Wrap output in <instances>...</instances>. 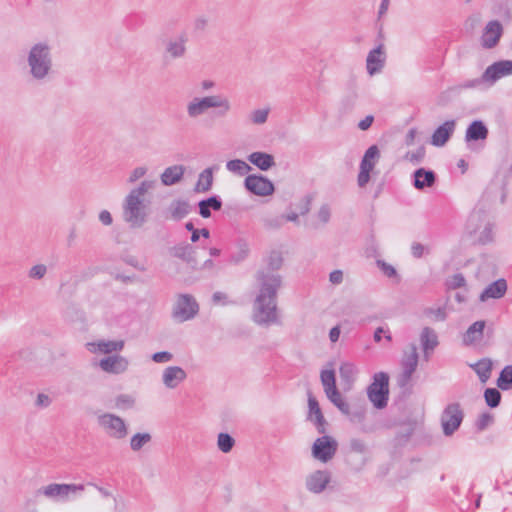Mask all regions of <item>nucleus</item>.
Masks as SVG:
<instances>
[{
    "label": "nucleus",
    "mask_w": 512,
    "mask_h": 512,
    "mask_svg": "<svg viewBox=\"0 0 512 512\" xmlns=\"http://www.w3.org/2000/svg\"><path fill=\"white\" fill-rule=\"evenodd\" d=\"M257 284L259 291L253 302L252 320L266 327L278 324L277 294L282 286V276L261 273Z\"/></svg>",
    "instance_id": "nucleus-1"
},
{
    "label": "nucleus",
    "mask_w": 512,
    "mask_h": 512,
    "mask_svg": "<svg viewBox=\"0 0 512 512\" xmlns=\"http://www.w3.org/2000/svg\"><path fill=\"white\" fill-rule=\"evenodd\" d=\"M27 64L29 74L34 80L43 82L50 78L53 73V59L50 46L43 42L34 44L29 50Z\"/></svg>",
    "instance_id": "nucleus-2"
},
{
    "label": "nucleus",
    "mask_w": 512,
    "mask_h": 512,
    "mask_svg": "<svg viewBox=\"0 0 512 512\" xmlns=\"http://www.w3.org/2000/svg\"><path fill=\"white\" fill-rule=\"evenodd\" d=\"M209 109H217L216 115L223 117L231 110V104L225 96L210 95L205 97H194L186 106L187 115L191 119L199 118Z\"/></svg>",
    "instance_id": "nucleus-3"
},
{
    "label": "nucleus",
    "mask_w": 512,
    "mask_h": 512,
    "mask_svg": "<svg viewBox=\"0 0 512 512\" xmlns=\"http://www.w3.org/2000/svg\"><path fill=\"white\" fill-rule=\"evenodd\" d=\"M123 220L130 228H140L148 218V206L143 199L127 195L122 207Z\"/></svg>",
    "instance_id": "nucleus-4"
},
{
    "label": "nucleus",
    "mask_w": 512,
    "mask_h": 512,
    "mask_svg": "<svg viewBox=\"0 0 512 512\" xmlns=\"http://www.w3.org/2000/svg\"><path fill=\"white\" fill-rule=\"evenodd\" d=\"M367 396L376 409H383L389 399V375L378 372L373 376L372 383L367 387Z\"/></svg>",
    "instance_id": "nucleus-5"
},
{
    "label": "nucleus",
    "mask_w": 512,
    "mask_h": 512,
    "mask_svg": "<svg viewBox=\"0 0 512 512\" xmlns=\"http://www.w3.org/2000/svg\"><path fill=\"white\" fill-rule=\"evenodd\" d=\"M512 75V61L501 60L494 62L486 68L481 78L468 80L460 85L461 88L470 89L479 86L483 82L495 83L504 76Z\"/></svg>",
    "instance_id": "nucleus-6"
},
{
    "label": "nucleus",
    "mask_w": 512,
    "mask_h": 512,
    "mask_svg": "<svg viewBox=\"0 0 512 512\" xmlns=\"http://www.w3.org/2000/svg\"><path fill=\"white\" fill-rule=\"evenodd\" d=\"M199 312V304L191 294H179L172 309V317L178 322L193 319Z\"/></svg>",
    "instance_id": "nucleus-7"
},
{
    "label": "nucleus",
    "mask_w": 512,
    "mask_h": 512,
    "mask_svg": "<svg viewBox=\"0 0 512 512\" xmlns=\"http://www.w3.org/2000/svg\"><path fill=\"white\" fill-rule=\"evenodd\" d=\"M85 486L83 484H58L52 483L44 486L38 490V493L43 494L47 498L55 501L66 502L70 500L71 495L83 492Z\"/></svg>",
    "instance_id": "nucleus-8"
},
{
    "label": "nucleus",
    "mask_w": 512,
    "mask_h": 512,
    "mask_svg": "<svg viewBox=\"0 0 512 512\" xmlns=\"http://www.w3.org/2000/svg\"><path fill=\"white\" fill-rule=\"evenodd\" d=\"M464 418L459 403L448 404L441 415V425L445 436H451L460 427Z\"/></svg>",
    "instance_id": "nucleus-9"
},
{
    "label": "nucleus",
    "mask_w": 512,
    "mask_h": 512,
    "mask_svg": "<svg viewBox=\"0 0 512 512\" xmlns=\"http://www.w3.org/2000/svg\"><path fill=\"white\" fill-rule=\"evenodd\" d=\"M489 134V130L482 120L472 121L465 132V142L471 151H479L484 145V142Z\"/></svg>",
    "instance_id": "nucleus-10"
},
{
    "label": "nucleus",
    "mask_w": 512,
    "mask_h": 512,
    "mask_svg": "<svg viewBox=\"0 0 512 512\" xmlns=\"http://www.w3.org/2000/svg\"><path fill=\"white\" fill-rule=\"evenodd\" d=\"M98 424L104 428L109 436L116 439H123L128 433L125 421L115 414L105 413L100 415Z\"/></svg>",
    "instance_id": "nucleus-11"
},
{
    "label": "nucleus",
    "mask_w": 512,
    "mask_h": 512,
    "mask_svg": "<svg viewBox=\"0 0 512 512\" xmlns=\"http://www.w3.org/2000/svg\"><path fill=\"white\" fill-rule=\"evenodd\" d=\"M337 448V441L330 436L324 435L317 438L313 443L312 455L315 459L326 463L334 457Z\"/></svg>",
    "instance_id": "nucleus-12"
},
{
    "label": "nucleus",
    "mask_w": 512,
    "mask_h": 512,
    "mask_svg": "<svg viewBox=\"0 0 512 512\" xmlns=\"http://www.w3.org/2000/svg\"><path fill=\"white\" fill-rule=\"evenodd\" d=\"M187 43L188 35L185 32L174 38L167 39L164 42V58L170 60L184 58L187 54Z\"/></svg>",
    "instance_id": "nucleus-13"
},
{
    "label": "nucleus",
    "mask_w": 512,
    "mask_h": 512,
    "mask_svg": "<svg viewBox=\"0 0 512 512\" xmlns=\"http://www.w3.org/2000/svg\"><path fill=\"white\" fill-rule=\"evenodd\" d=\"M419 361V355L415 344L410 345V352L402 360V372L398 377L397 383L404 388L411 381L413 373L416 371Z\"/></svg>",
    "instance_id": "nucleus-14"
},
{
    "label": "nucleus",
    "mask_w": 512,
    "mask_h": 512,
    "mask_svg": "<svg viewBox=\"0 0 512 512\" xmlns=\"http://www.w3.org/2000/svg\"><path fill=\"white\" fill-rule=\"evenodd\" d=\"M244 186L257 196H269L274 192L273 183L263 175H248L245 178Z\"/></svg>",
    "instance_id": "nucleus-15"
},
{
    "label": "nucleus",
    "mask_w": 512,
    "mask_h": 512,
    "mask_svg": "<svg viewBox=\"0 0 512 512\" xmlns=\"http://www.w3.org/2000/svg\"><path fill=\"white\" fill-rule=\"evenodd\" d=\"M331 481L328 470H316L306 478L305 485L308 491L314 494L322 493Z\"/></svg>",
    "instance_id": "nucleus-16"
},
{
    "label": "nucleus",
    "mask_w": 512,
    "mask_h": 512,
    "mask_svg": "<svg viewBox=\"0 0 512 512\" xmlns=\"http://www.w3.org/2000/svg\"><path fill=\"white\" fill-rule=\"evenodd\" d=\"M129 366V361L121 355H112L103 358L99 362V367L109 374L124 373Z\"/></svg>",
    "instance_id": "nucleus-17"
},
{
    "label": "nucleus",
    "mask_w": 512,
    "mask_h": 512,
    "mask_svg": "<svg viewBox=\"0 0 512 512\" xmlns=\"http://www.w3.org/2000/svg\"><path fill=\"white\" fill-rule=\"evenodd\" d=\"M503 29L499 21L493 20L487 23L481 37V44L484 48L490 49L497 45Z\"/></svg>",
    "instance_id": "nucleus-18"
},
{
    "label": "nucleus",
    "mask_w": 512,
    "mask_h": 512,
    "mask_svg": "<svg viewBox=\"0 0 512 512\" xmlns=\"http://www.w3.org/2000/svg\"><path fill=\"white\" fill-rule=\"evenodd\" d=\"M456 128L455 120H447L440 126H438L431 136V144L436 147L444 146L451 136L453 135Z\"/></svg>",
    "instance_id": "nucleus-19"
},
{
    "label": "nucleus",
    "mask_w": 512,
    "mask_h": 512,
    "mask_svg": "<svg viewBox=\"0 0 512 512\" xmlns=\"http://www.w3.org/2000/svg\"><path fill=\"white\" fill-rule=\"evenodd\" d=\"M308 420L313 421L317 431L320 434H324L326 432V420L324 418V415L321 411V408L319 406V403L317 399L312 395L311 392L308 393Z\"/></svg>",
    "instance_id": "nucleus-20"
},
{
    "label": "nucleus",
    "mask_w": 512,
    "mask_h": 512,
    "mask_svg": "<svg viewBox=\"0 0 512 512\" xmlns=\"http://www.w3.org/2000/svg\"><path fill=\"white\" fill-rule=\"evenodd\" d=\"M383 48V44H380L368 53L366 68L368 74L371 76L381 72L385 65L386 57Z\"/></svg>",
    "instance_id": "nucleus-21"
},
{
    "label": "nucleus",
    "mask_w": 512,
    "mask_h": 512,
    "mask_svg": "<svg viewBox=\"0 0 512 512\" xmlns=\"http://www.w3.org/2000/svg\"><path fill=\"white\" fill-rule=\"evenodd\" d=\"M420 344L426 360L439 345L438 335L431 327H424L420 333Z\"/></svg>",
    "instance_id": "nucleus-22"
},
{
    "label": "nucleus",
    "mask_w": 512,
    "mask_h": 512,
    "mask_svg": "<svg viewBox=\"0 0 512 512\" xmlns=\"http://www.w3.org/2000/svg\"><path fill=\"white\" fill-rule=\"evenodd\" d=\"M187 377L186 372L179 366H169L165 368L162 375V381L165 387L169 389L176 388Z\"/></svg>",
    "instance_id": "nucleus-23"
},
{
    "label": "nucleus",
    "mask_w": 512,
    "mask_h": 512,
    "mask_svg": "<svg viewBox=\"0 0 512 512\" xmlns=\"http://www.w3.org/2000/svg\"><path fill=\"white\" fill-rule=\"evenodd\" d=\"M124 345L125 343L123 340H100L98 342L88 343L89 350L91 352H100L103 354L122 351Z\"/></svg>",
    "instance_id": "nucleus-24"
},
{
    "label": "nucleus",
    "mask_w": 512,
    "mask_h": 512,
    "mask_svg": "<svg viewBox=\"0 0 512 512\" xmlns=\"http://www.w3.org/2000/svg\"><path fill=\"white\" fill-rule=\"evenodd\" d=\"M265 262H266V266L257 272L256 278L261 273L268 274V275L269 274L280 275L278 273V271L280 270V268L283 265V256L280 251H277V250L271 251V253L266 258Z\"/></svg>",
    "instance_id": "nucleus-25"
},
{
    "label": "nucleus",
    "mask_w": 512,
    "mask_h": 512,
    "mask_svg": "<svg viewBox=\"0 0 512 512\" xmlns=\"http://www.w3.org/2000/svg\"><path fill=\"white\" fill-rule=\"evenodd\" d=\"M507 290V283L505 279H498L490 283L480 294V300L486 301L487 299H499L504 296Z\"/></svg>",
    "instance_id": "nucleus-26"
},
{
    "label": "nucleus",
    "mask_w": 512,
    "mask_h": 512,
    "mask_svg": "<svg viewBox=\"0 0 512 512\" xmlns=\"http://www.w3.org/2000/svg\"><path fill=\"white\" fill-rule=\"evenodd\" d=\"M413 185L418 190L432 187L436 181V174L432 170L419 168L414 172Z\"/></svg>",
    "instance_id": "nucleus-27"
},
{
    "label": "nucleus",
    "mask_w": 512,
    "mask_h": 512,
    "mask_svg": "<svg viewBox=\"0 0 512 512\" xmlns=\"http://www.w3.org/2000/svg\"><path fill=\"white\" fill-rule=\"evenodd\" d=\"M184 172L185 167L183 165H173L167 167L160 176L161 182L165 186H172L181 181L184 176Z\"/></svg>",
    "instance_id": "nucleus-28"
},
{
    "label": "nucleus",
    "mask_w": 512,
    "mask_h": 512,
    "mask_svg": "<svg viewBox=\"0 0 512 512\" xmlns=\"http://www.w3.org/2000/svg\"><path fill=\"white\" fill-rule=\"evenodd\" d=\"M248 160L262 171H267L275 165L273 155L266 152H253L248 156Z\"/></svg>",
    "instance_id": "nucleus-29"
},
{
    "label": "nucleus",
    "mask_w": 512,
    "mask_h": 512,
    "mask_svg": "<svg viewBox=\"0 0 512 512\" xmlns=\"http://www.w3.org/2000/svg\"><path fill=\"white\" fill-rule=\"evenodd\" d=\"M199 214L203 218H209L211 216V209L219 211L222 208V200L219 196L213 195L207 199H203L198 203Z\"/></svg>",
    "instance_id": "nucleus-30"
},
{
    "label": "nucleus",
    "mask_w": 512,
    "mask_h": 512,
    "mask_svg": "<svg viewBox=\"0 0 512 512\" xmlns=\"http://www.w3.org/2000/svg\"><path fill=\"white\" fill-rule=\"evenodd\" d=\"M170 252L172 256L182 259L183 261L189 264L196 262L194 256L195 249L192 245L188 243L176 245L173 248H171Z\"/></svg>",
    "instance_id": "nucleus-31"
},
{
    "label": "nucleus",
    "mask_w": 512,
    "mask_h": 512,
    "mask_svg": "<svg viewBox=\"0 0 512 512\" xmlns=\"http://www.w3.org/2000/svg\"><path fill=\"white\" fill-rule=\"evenodd\" d=\"M213 168L204 169L198 176L194 191L197 193H205L211 190L213 185Z\"/></svg>",
    "instance_id": "nucleus-32"
},
{
    "label": "nucleus",
    "mask_w": 512,
    "mask_h": 512,
    "mask_svg": "<svg viewBox=\"0 0 512 512\" xmlns=\"http://www.w3.org/2000/svg\"><path fill=\"white\" fill-rule=\"evenodd\" d=\"M169 211L174 220H181L191 212V205L187 200L177 199L170 204Z\"/></svg>",
    "instance_id": "nucleus-33"
},
{
    "label": "nucleus",
    "mask_w": 512,
    "mask_h": 512,
    "mask_svg": "<svg viewBox=\"0 0 512 512\" xmlns=\"http://www.w3.org/2000/svg\"><path fill=\"white\" fill-rule=\"evenodd\" d=\"M485 328V321H476L474 322L464 334L463 341L466 345L473 344L476 341H479L483 337V330Z\"/></svg>",
    "instance_id": "nucleus-34"
},
{
    "label": "nucleus",
    "mask_w": 512,
    "mask_h": 512,
    "mask_svg": "<svg viewBox=\"0 0 512 512\" xmlns=\"http://www.w3.org/2000/svg\"><path fill=\"white\" fill-rule=\"evenodd\" d=\"M470 366L476 372L482 383H486L488 381L492 371V362L490 359L483 358Z\"/></svg>",
    "instance_id": "nucleus-35"
},
{
    "label": "nucleus",
    "mask_w": 512,
    "mask_h": 512,
    "mask_svg": "<svg viewBox=\"0 0 512 512\" xmlns=\"http://www.w3.org/2000/svg\"><path fill=\"white\" fill-rule=\"evenodd\" d=\"M326 396L343 414H350V405L345 401L338 389L326 393Z\"/></svg>",
    "instance_id": "nucleus-36"
},
{
    "label": "nucleus",
    "mask_w": 512,
    "mask_h": 512,
    "mask_svg": "<svg viewBox=\"0 0 512 512\" xmlns=\"http://www.w3.org/2000/svg\"><path fill=\"white\" fill-rule=\"evenodd\" d=\"M226 168L228 171L237 174L239 176H244L248 172L251 171V166L247 164L245 161L240 159H233L226 163Z\"/></svg>",
    "instance_id": "nucleus-37"
},
{
    "label": "nucleus",
    "mask_w": 512,
    "mask_h": 512,
    "mask_svg": "<svg viewBox=\"0 0 512 512\" xmlns=\"http://www.w3.org/2000/svg\"><path fill=\"white\" fill-rule=\"evenodd\" d=\"M497 386L504 391L512 388V365H507L502 369L497 379Z\"/></svg>",
    "instance_id": "nucleus-38"
},
{
    "label": "nucleus",
    "mask_w": 512,
    "mask_h": 512,
    "mask_svg": "<svg viewBox=\"0 0 512 512\" xmlns=\"http://www.w3.org/2000/svg\"><path fill=\"white\" fill-rule=\"evenodd\" d=\"M152 436L150 433H136L130 440V448L134 452L140 451L146 444L151 442Z\"/></svg>",
    "instance_id": "nucleus-39"
},
{
    "label": "nucleus",
    "mask_w": 512,
    "mask_h": 512,
    "mask_svg": "<svg viewBox=\"0 0 512 512\" xmlns=\"http://www.w3.org/2000/svg\"><path fill=\"white\" fill-rule=\"evenodd\" d=\"M325 394L337 389L334 370H322L320 374Z\"/></svg>",
    "instance_id": "nucleus-40"
},
{
    "label": "nucleus",
    "mask_w": 512,
    "mask_h": 512,
    "mask_svg": "<svg viewBox=\"0 0 512 512\" xmlns=\"http://www.w3.org/2000/svg\"><path fill=\"white\" fill-rule=\"evenodd\" d=\"M218 449L223 453H228L235 445L234 438L228 433H220L217 440Z\"/></svg>",
    "instance_id": "nucleus-41"
},
{
    "label": "nucleus",
    "mask_w": 512,
    "mask_h": 512,
    "mask_svg": "<svg viewBox=\"0 0 512 512\" xmlns=\"http://www.w3.org/2000/svg\"><path fill=\"white\" fill-rule=\"evenodd\" d=\"M486 404L491 408H496L501 402V393L496 388H487L484 392Z\"/></svg>",
    "instance_id": "nucleus-42"
},
{
    "label": "nucleus",
    "mask_w": 512,
    "mask_h": 512,
    "mask_svg": "<svg viewBox=\"0 0 512 512\" xmlns=\"http://www.w3.org/2000/svg\"><path fill=\"white\" fill-rule=\"evenodd\" d=\"M426 150L424 146L418 147L415 151H408L404 159L413 165L421 164L425 158Z\"/></svg>",
    "instance_id": "nucleus-43"
},
{
    "label": "nucleus",
    "mask_w": 512,
    "mask_h": 512,
    "mask_svg": "<svg viewBox=\"0 0 512 512\" xmlns=\"http://www.w3.org/2000/svg\"><path fill=\"white\" fill-rule=\"evenodd\" d=\"M155 186L154 180H144L140 183L137 188L132 189L129 192V196H135L138 199H143L142 197Z\"/></svg>",
    "instance_id": "nucleus-44"
},
{
    "label": "nucleus",
    "mask_w": 512,
    "mask_h": 512,
    "mask_svg": "<svg viewBox=\"0 0 512 512\" xmlns=\"http://www.w3.org/2000/svg\"><path fill=\"white\" fill-rule=\"evenodd\" d=\"M269 112V108L256 109L250 113L249 119L255 125L264 124L268 119Z\"/></svg>",
    "instance_id": "nucleus-45"
},
{
    "label": "nucleus",
    "mask_w": 512,
    "mask_h": 512,
    "mask_svg": "<svg viewBox=\"0 0 512 512\" xmlns=\"http://www.w3.org/2000/svg\"><path fill=\"white\" fill-rule=\"evenodd\" d=\"M134 403L135 399L128 394H120L115 399V404L118 408H132Z\"/></svg>",
    "instance_id": "nucleus-46"
},
{
    "label": "nucleus",
    "mask_w": 512,
    "mask_h": 512,
    "mask_svg": "<svg viewBox=\"0 0 512 512\" xmlns=\"http://www.w3.org/2000/svg\"><path fill=\"white\" fill-rule=\"evenodd\" d=\"M47 272V267L44 264L34 265L28 273V276L32 279H42Z\"/></svg>",
    "instance_id": "nucleus-47"
},
{
    "label": "nucleus",
    "mask_w": 512,
    "mask_h": 512,
    "mask_svg": "<svg viewBox=\"0 0 512 512\" xmlns=\"http://www.w3.org/2000/svg\"><path fill=\"white\" fill-rule=\"evenodd\" d=\"M466 280L463 274L456 273L448 281V287L450 289H457L465 286Z\"/></svg>",
    "instance_id": "nucleus-48"
},
{
    "label": "nucleus",
    "mask_w": 512,
    "mask_h": 512,
    "mask_svg": "<svg viewBox=\"0 0 512 512\" xmlns=\"http://www.w3.org/2000/svg\"><path fill=\"white\" fill-rule=\"evenodd\" d=\"M493 422V416L489 413H483L479 416L476 427L479 431L485 430Z\"/></svg>",
    "instance_id": "nucleus-49"
},
{
    "label": "nucleus",
    "mask_w": 512,
    "mask_h": 512,
    "mask_svg": "<svg viewBox=\"0 0 512 512\" xmlns=\"http://www.w3.org/2000/svg\"><path fill=\"white\" fill-rule=\"evenodd\" d=\"M380 158V151L377 145L370 146L364 153V156L362 159H367L370 162H377V160Z\"/></svg>",
    "instance_id": "nucleus-50"
},
{
    "label": "nucleus",
    "mask_w": 512,
    "mask_h": 512,
    "mask_svg": "<svg viewBox=\"0 0 512 512\" xmlns=\"http://www.w3.org/2000/svg\"><path fill=\"white\" fill-rule=\"evenodd\" d=\"M377 266L389 278L397 275L396 269L392 265L386 263L383 260H377Z\"/></svg>",
    "instance_id": "nucleus-51"
},
{
    "label": "nucleus",
    "mask_w": 512,
    "mask_h": 512,
    "mask_svg": "<svg viewBox=\"0 0 512 512\" xmlns=\"http://www.w3.org/2000/svg\"><path fill=\"white\" fill-rule=\"evenodd\" d=\"M151 359L155 363H167L173 359L172 353L168 351L156 352L152 355Z\"/></svg>",
    "instance_id": "nucleus-52"
},
{
    "label": "nucleus",
    "mask_w": 512,
    "mask_h": 512,
    "mask_svg": "<svg viewBox=\"0 0 512 512\" xmlns=\"http://www.w3.org/2000/svg\"><path fill=\"white\" fill-rule=\"evenodd\" d=\"M425 314L427 316H433L435 320L437 321H444L446 319V312L444 308H429L425 311Z\"/></svg>",
    "instance_id": "nucleus-53"
},
{
    "label": "nucleus",
    "mask_w": 512,
    "mask_h": 512,
    "mask_svg": "<svg viewBox=\"0 0 512 512\" xmlns=\"http://www.w3.org/2000/svg\"><path fill=\"white\" fill-rule=\"evenodd\" d=\"M317 216L322 223H324V224L328 223L330 220V217H331V210H330L329 205L323 204L319 208Z\"/></svg>",
    "instance_id": "nucleus-54"
},
{
    "label": "nucleus",
    "mask_w": 512,
    "mask_h": 512,
    "mask_svg": "<svg viewBox=\"0 0 512 512\" xmlns=\"http://www.w3.org/2000/svg\"><path fill=\"white\" fill-rule=\"evenodd\" d=\"M340 376L343 378V379H348L350 378L351 376H353V374L355 373V367L353 364L351 363H343L341 366H340Z\"/></svg>",
    "instance_id": "nucleus-55"
},
{
    "label": "nucleus",
    "mask_w": 512,
    "mask_h": 512,
    "mask_svg": "<svg viewBox=\"0 0 512 512\" xmlns=\"http://www.w3.org/2000/svg\"><path fill=\"white\" fill-rule=\"evenodd\" d=\"M147 173V168L145 167H137L135 168L130 176H129V179H128V182L129 183H134L136 182L138 179H140L141 177H143L145 174Z\"/></svg>",
    "instance_id": "nucleus-56"
},
{
    "label": "nucleus",
    "mask_w": 512,
    "mask_h": 512,
    "mask_svg": "<svg viewBox=\"0 0 512 512\" xmlns=\"http://www.w3.org/2000/svg\"><path fill=\"white\" fill-rule=\"evenodd\" d=\"M212 302L214 304L228 305L231 302L228 301V296L220 291L214 292L212 295Z\"/></svg>",
    "instance_id": "nucleus-57"
},
{
    "label": "nucleus",
    "mask_w": 512,
    "mask_h": 512,
    "mask_svg": "<svg viewBox=\"0 0 512 512\" xmlns=\"http://www.w3.org/2000/svg\"><path fill=\"white\" fill-rule=\"evenodd\" d=\"M370 173V171L360 169L357 177V183L359 187L363 188L367 185V183L370 181Z\"/></svg>",
    "instance_id": "nucleus-58"
},
{
    "label": "nucleus",
    "mask_w": 512,
    "mask_h": 512,
    "mask_svg": "<svg viewBox=\"0 0 512 512\" xmlns=\"http://www.w3.org/2000/svg\"><path fill=\"white\" fill-rule=\"evenodd\" d=\"M424 252H425V247L423 244H421L419 242L412 243L411 253L415 258H417V259L421 258L424 255Z\"/></svg>",
    "instance_id": "nucleus-59"
},
{
    "label": "nucleus",
    "mask_w": 512,
    "mask_h": 512,
    "mask_svg": "<svg viewBox=\"0 0 512 512\" xmlns=\"http://www.w3.org/2000/svg\"><path fill=\"white\" fill-rule=\"evenodd\" d=\"M52 403L51 398L44 393H39L36 398V405L38 407L46 408Z\"/></svg>",
    "instance_id": "nucleus-60"
},
{
    "label": "nucleus",
    "mask_w": 512,
    "mask_h": 512,
    "mask_svg": "<svg viewBox=\"0 0 512 512\" xmlns=\"http://www.w3.org/2000/svg\"><path fill=\"white\" fill-rule=\"evenodd\" d=\"M350 448L352 451L357 453H364L366 451V446L360 439H352L350 441Z\"/></svg>",
    "instance_id": "nucleus-61"
},
{
    "label": "nucleus",
    "mask_w": 512,
    "mask_h": 512,
    "mask_svg": "<svg viewBox=\"0 0 512 512\" xmlns=\"http://www.w3.org/2000/svg\"><path fill=\"white\" fill-rule=\"evenodd\" d=\"M490 241H492V227L490 224H488L481 233V236L479 237V242H481L482 244H486Z\"/></svg>",
    "instance_id": "nucleus-62"
},
{
    "label": "nucleus",
    "mask_w": 512,
    "mask_h": 512,
    "mask_svg": "<svg viewBox=\"0 0 512 512\" xmlns=\"http://www.w3.org/2000/svg\"><path fill=\"white\" fill-rule=\"evenodd\" d=\"M329 281L334 285L341 284L343 281V272L341 270L332 271L329 275Z\"/></svg>",
    "instance_id": "nucleus-63"
},
{
    "label": "nucleus",
    "mask_w": 512,
    "mask_h": 512,
    "mask_svg": "<svg viewBox=\"0 0 512 512\" xmlns=\"http://www.w3.org/2000/svg\"><path fill=\"white\" fill-rule=\"evenodd\" d=\"M99 220L101 221L102 224H104L106 226L111 225L113 222L112 215L107 210H102L99 213Z\"/></svg>",
    "instance_id": "nucleus-64"
}]
</instances>
